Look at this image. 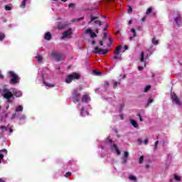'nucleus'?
Masks as SVG:
<instances>
[{"label":"nucleus","instance_id":"69168bd1","mask_svg":"<svg viewBox=\"0 0 182 182\" xmlns=\"http://www.w3.org/2000/svg\"><path fill=\"white\" fill-rule=\"evenodd\" d=\"M9 132H10V133H13V132H14V130H13L12 129H11L9 130Z\"/></svg>","mask_w":182,"mask_h":182},{"label":"nucleus","instance_id":"f704fd0d","mask_svg":"<svg viewBox=\"0 0 182 182\" xmlns=\"http://www.w3.org/2000/svg\"><path fill=\"white\" fill-rule=\"evenodd\" d=\"M4 38L5 34H4L3 33H0V41H4Z\"/></svg>","mask_w":182,"mask_h":182},{"label":"nucleus","instance_id":"4d7b16f0","mask_svg":"<svg viewBox=\"0 0 182 182\" xmlns=\"http://www.w3.org/2000/svg\"><path fill=\"white\" fill-rule=\"evenodd\" d=\"M144 143V144H149V139H145Z\"/></svg>","mask_w":182,"mask_h":182},{"label":"nucleus","instance_id":"0e129e2a","mask_svg":"<svg viewBox=\"0 0 182 182\" xmlns=\"http://www.w3.org/2000/svg\"><path fill=\"white\" fill-rule=\"evenodd\" d=\"M148 58H149V55L145 56V60H147Z\"/></svg>","mask_w":182,"mask_h":182},{"label":"nucleus","instance_id":"3c124183","mask_svg":"<svg viewBox=\"0 0 182 182\" xmlns=\"http://www.w3.org/2000/svg\"><path fill=\"white\" fill-rule=\"evenodd\" d=\"M138 116L139 117L140 122H143V118L141 117V115L140 114H138Z\"/></svg>","mask_w":182,"mask_h":182},{"label":"nucleus","instance_id":"8fccbe9b","mask_svg":"<svg viewBox=\"0 0 182 182\" xmlns=\"http://www.w3.org/2000/svg\"><path fill=\"white\" fill-rule=\"evenodd\" d=\"M73 6H75V4H73V3L68 4V7H70V8H73Z\"/></svg>","mask_w":182,"mask_h":182},{"label":"nucleus","instance_id":"aec40b11","mask_svg":"<svg viewBox=\"0 0 182 182\" xmlns=\"http://www.w3.org/2000/svg\"><path fill=\"white\" fill-rule=\"evenodd\" d=\"M36 59H37L38 63H42V60H43V57L42 55H38L36 57Z\"/></svg>","mask_w":182,"mask_h":182},{"label":"nucleus","instance_id":"a878e982","mask_svg":"<svg viewBox=\"0 0 182 182\" xmlns=\"http://www.w3.org/2000/svg\"><path fill=\"white\" fill-rule=\"evenodd\" d=\"M149 89H151V86H150V85H146V86L145 87L144 90V92L145 93H147V92H149Z\"/></svg>","mask_w":182,"mask_h":182},{"label":"nucleus","instance_id":"39448f33","mask_svg":"<svg viewBox=\"0 0 182 182\" xmlns=\"http://www.w3.org/2000/svg\"><path fill=\"white\" fill-rule=\"evenodd\" d=\"M9 76L11 77L10 85H16V83H19V77H18V75L15 74L14 71H10L9 73Z\"/></svg>","mask_w":182,"mask_h":182},{"label":"nucleus","instance_id":"a211bd4d","mask_svg":"<svg viewBox=\"0 0 182 182\" xmlns=\"http://www.w3.org/2000/svg\"><path fill=\"white\" fill-rule=\"evenodd\" d=\"M26 4H29V0H23L20 5V8H25L26 6Z\"/></svg>","mask_w":182,"mask_h":182},{"label":"nucleus","instance_id":"393cba45","mask_svg":"<svg viewBox=\"0 0 182 182\" xmlns=\"http://www.w3.org/2000/svg\"><path fill=\"white\" fill-rule=\"evenodd\" d=\"M175 22L177 25H180V22H181V18H180V17H176Z\"/></svg>","mask_w":182,"mask_h":182},{"label":"nucleus","instance_id":"72a5a7b5","mask_svg":"<svg viewBox=\"0 0 182 182\" xmlns=\"http://www.w3.org/2000/svg\"><path fill=\"white\" fill-rule=\"evenodd\" d=\"M108 40H109V43L107 44V46H108L109 48H110V46H112V44L113 43V39L109 38Z\"/></svg>","mask_w":182,"mask_h":182},{"label":"nucleus","instance_id":"603ef678","mask_svg":"<svg viewBox=\"0 0 182 182\" xmlns=\"http://www.w3.org/2000/svg\"><path fill=\"white\" fill-rule=\"evenodd\" d=\"M95 23L97 25H100H100H102V23H100V21H95Z\"/></svg>","mask_w":182,"mask_h":182},{"label":"nucleus","instance_id":"dca6fc26","mask_svg":"<svg viewBox=\"0 0 182 182\" xmlns=\"http://www.w3.org/2000/svg\"><path fill=\"white\" fill-rule=\"evenodd\" d=\"M44 39H46V41H50V39H52V34L50 32H47L45 33Z\"/></svg>","mask_w":182,"mask_h":182},{"label":"nucleus","instance_id":"7c9ffc66","mask_svg":"<svg viewBox=\"0 0 182 182\" xmlns=\"http://www.w3.org/2000/svg\"><path fill=\"white\" fill-rule=\"evenodd\" d=\"M123 48H124V50L122 48H121V52H122V53L126 52V50H127V49H129V46H124Z\"/></svg>","mask_w":182,"mask_h":182},{"label":"nucleus","instance_id":"412c9836","mask_svg":"<svg viewBox=\"0 0 182 182\" xmlns=\"http://www.w3.org/2000/svg\"><path fill=\"white\" fill-rule=\"evenodd\" d=\"M131 124L133 126V127H135L136 129L139 127V124H137V122L134 119H131Z\"/></svg>","mask_w":182,"mask_h":182},{"label":"nucleus","instance_id":"c85d7f7f","mask_svg":"<svg viewBox=\"0 0 182 182\" xmlns=\"http://www.w3.org/2000/svg\"><path fill=\"white\" fill-rule=\"evenodd\" d=\"M144 160V156H140V158L139 159V164H143V161Z\"/></svg>","mask_w":182,"mask_h":182},{"label":"nucleus","instance_id":"864d4df0","mask_svg":"<svg viewBox=\"0 0 182 182\" xmlns=\"http://www.w3.org/2000/svg\"><path fill=\"white\" fill-rule=\"evenodd\" d=\"M85 19V17H81L77 19V21L79 22V21H83Z\"/></svg>","mask_w":182,"mask_h":182},{"label":"nucleus","instance_id":"49530a36","mask_svg":"<svg viewBox=\"0 0 182 182\" xmlns=\"http://www.w3.org/2000/svg\"><path fill=\"white\" fill-rule=\"evenodd\" d=\"M95 19H97V17H95L93 16H91V22H93V21H95Z\"/></svg>","mask_w":182,"mask_h":182},{"label":"nucleus","instance_id":"bb28decb","mask_svg":"<svg viewBox=\"0 0 182 182\" xmlns=\"http://www.w3.org/2000/svg\"><path fill=\"white\" fill-rule=\"evenodd\" d=\"M152 43L153 45H159V40L156 39V38H154L152 39Z\"/></svg>","mask_w":182,"mask_h":182},{"label":"nucleus","instance_id":"9b49d317","mask_svg":"<svg viewBox=\"0 0 182 182\" xmlns=\"http://www.w3.org/2000/svg\"><path fill=\"white\" fill-rule=\"evenodd\" d=\"M94 53H100L101 55H106V54L109 53V50H107V49L103 50V49L99 48V47H95Z\"/></svg>","mask_w":182,"mask_h":182},{"label":"nucleus","instance_id":"2f4dec72","mask_svg":"<svg viewBox=\"0 0 182 182\" xmlns=\"http://www.w3.org/2000/svg\"><path fill=\"white\" fill-rule=\"evenodd\" d=\"M61 25H62V23H58V29H63V28H65V26H66V24H64L62 26Z\"/></svg>","mask_w":182,"mask_h":182},{"label":"nucleus","instance_id":"37998d69","mask_svg":"<svg viewBox=\"0 0 182 182\" xmlns=\"http://www.w3.org/2000/svg\"><path fill=\"white\" fill-rule=\"evenodd\" d=\"M70 176H72V172H67L65 174V177L68 178V177H70Z\"/></svg>","mask_w":182,"mask_h":182},{"label":"nucleus","instance_id":"f03ea898","mask_svg":"<svg viewBox=\"0 0 182 182\" xmlns=\"http://www.w3.org/2000/svg\"><path fill=\"white\" fill-rule=\"evenodd\" d=\"M113 141L112 139H108V141H102V144L101 145V149L102 150H106L107 151V149L110 147L111 151H114L117 153V156H120L121 152L120 149H119V147H117V145L113 144Z\"/></svg>","mask_w":182,"mask_h":182},{"label":"nucleus","instance_id":"ddd939ff","mask_svg":"<svg viewBox=\"0 0 182 182\" xmlns=\"http://www.w3.org/2000/svg\"><path fill=\"white\" fill-rule=\"evenodd\" d=\"M81 102L82 103H87L88 102H90V97L87 95H84L81 99Z\"/></svg>","mask_w":182,"mask_h":182},{"label":"nucleus","instance_id":"5fc2aeb1","mask_svg":"<svg viewBox=\"0 0 182 182\" xmlns=\"http://www.w3.org/2000/svg\"><path fill=\"white\" fill-rule=\"evenodd\" d=\"M144 68V66H139L138 70H143Z\"/></svg>","mask_w":182,"mask_h":182},{"label":"nucleus","instance_id":"6e6d98bb","mask_svg":"<svg viewBox=\"0 0 182 182\" xmlns=\"http://www.w3.org/2000/svg\"><path fill=\"white\" fill-rule=\"evenodd\" d=\"M157 146H159V141L155 142V149H157Z\"/></svg>","mask_w":182,"mask_h":182},{"label":"nucleus","instance_id":"f8f14e48","mask_svg":"<svg viewBox=\"0 0 182 182\" xmlns=\"http://www.w3.org/2000/svg\"><path fill=\"white\" fill-rule=\"evenodd\" d=\"M85 33H89L90 35V38H92V39L96 38L97 36V34H95V33L93 32V31H92V29L89 28L85 30Z\"/></svg>","mask_w":182,"mask_h":182},{"label":"nucleus","instance_id":"4c0bfd02","mask_svg":"<svg viewBox=\"0 0 182 182\" xmlns=\"http://www.w3.org/2000/svg\"><path fill=\"white\" fill-rule=\"evenodd\" d=\"M128 157H129V152L124 151L123 158L127 159Z\"/></svg>","mask_w":182,"mask_h":182},{"label":"nucleus","instance_id":"a18cd8bd","mask_svg":"<svg viewBox=\"0 0 182 182\" xmlns=\"http://www.w3.org/2000/svg\"><path fill=\"white\" fill-rule=\"evenodd\" d=\"M137 142H138V144H139V145L143 144V141H142L141 139H140V138L137 139Z\"/></svg>","mask_w":182,"mask_h":182},{"label":"nucleus","instance_id":"58836bf2","mask_svg":"<svg viewBox=\"0 0 182 182\" xmlns=\"http://www.w3.org/2000/svg\"><path fill=\"white\" fill-rule=\"evenodd\" d=\"M127 12H128V14H132V12H133V9H132V6H128Z\"/></svg>","mask_w":182,"mask_h":182},{"label":"nucleus","instance_id":"a19ab883","mask_svg":"<svg viewBox=\"0 0 182 182\" xmlns=\"http://www.w3.org/2000/svg\"><path fill=\"white\" fill-rule=\"evenodd\" d=\"M93 73L94 75H96V76H99V75H102V73L97 70H94Z\"/></svg>","mask_w":182,"mask_h":182},{"label":"nucleus","instance_id":"4be33fe9","mask_svg":"<svg viewBox=\"0 0 182 182\" xmlns=\"http://www.w3.org/2000/svg\"><path fill=\"white\" fill-rule=\"evenodd\" d=\"M140 63H143L144 62V53L141 52L139 55Z\"/></svg>","mask_w":182,"mask_h":182},{"label":"nucleus","instance_id":"79ce46f5","mask_svg":"<svg viewBox=\"0 0 182 182\" xmlns=\"http://www.w3.org/2000/svg\"><path fill=\"white\" fill-rule=\"evenodd\" d=\"M122 164H126L127 163V158H122Z\"/></svg>","mask_w":182,"mask_h":182},{"label":"nucleus","instance_id":"9d476101","mask_svg":"<svg viewBox=\"0 0 182 182\" xmlns=\"http://www.w3.org/2000/svg\"><path fill=\"white\" fill-rule=\"evenodd\" d=\"M70 39L72 38V28H68V31L63 33V36L61 37V39Z\"/></svg>","mask_w":182,"mask_h":182},{"label":"nucleus","instance_id":"e2e57ef3","mask_svg":"<svg viewBox=\"0 0 182 182\" xmlns=\"http://www.w3.org/2000/svg\"><path fill=\"white\" fill-rule=\"evenodd\" d=\"M95 44H96V41H92V45H95Z\"/></svg>","mask_w":182,"mask_h":182},{"label":"nucleus","instance_id":"09e8293b","mask_svg":"<svg viewBox=\"0 0 182 182\" xmlns=\"http://www.w3.org/2000/svg\"><path fill=\"white\" fill-rule=\"evenodd\" d=\"M150 103H153V99H151V98H149L148 100V105H150Z\"/></svg>","mask_w":182,"mask_h":182},{"label":"nucleus","instance_id":"338daca9","mask_svg":"<svg viewBox=\"0 0 182 182\" xmlns=\"http://www.w3.org/2000/svg\"><path fill=\"white\" fill-rule=\"evenodd\" d=\"M0 182H5V181L2 180V178H0Z\"/></svg>","mask_w":182,"mask_h":182},{"label":"nucleus","instance_id":"6e6552de","mask_svg":"<svg viewBox=\"0 0 182 182\" xmlns=\"http://www.w3.org/2000/svg\"><path fill=\"white\" fill-rule=\"evenodd\" d=\"M171 97L173 104L177 105L178 106H182V102L181 101H180V99H178V97H177V95H176V93L171 92Z\"/></svg>","mask_w":182,"mask_h":182},{"label":"nucleus","instance_id":"1a4fd4ad","mask_svg":"<svg viewBox=\"0 0 182 182\" xmlns=\"http://www.w3.org/2000/svg\"><path fill=\"white\" fill-rule=\"evenodd\" d=\"M120 50H122V46H118L115 48V52L114 53V59H122V54H120Z\"/></svg>","mask_w":182,"mask_h":182},{"label":"nucleus","instance_id":"680f3d73","mask_svg":"<svg viewBox=\"0 0 182 182\" xmlns=\"http://www.w3.org/2000/svg\"><path fill=\"white\" fill-rule=\"evenodd\" d=\"M100 46H103V41H100Z\"/></svg>","mask_w":182,"mask_h":182},{"label":"nucleus","instance_id":"5701e85b","mask_svg":"<svg viewBox=\"0 0 182 182\" xmlns=\"http://www.w3.org/2000/svg\"><path fill=\"white\" fill-rule=\"evenodd\" d=\"M129 179L131 181H134V182H136V180L137 178H136V176H133V175H130L129 176Z\"/></svg>","mask_w":182,"mask_h":182},{"label":"nucleus","instance_id":"774afa93","mask_svg":"<svg viewBox=\"0 0 182 182\" xmlns=\"http://www.w3.org/2000/svg\"><path fill=\"white\" fill-rule=\"evenodd\" d=\"M132 20L131 21H129V22H128V25H130V23H132Z\"/></svg>","mask_w":182,"mask_h":182},{"label":"nucleus","instance_id":"c9c22d12","mask_svg":"<svg viewBox=\"0 0 182 182\" xmlns=\"http://www.w3.org/2000/svg\"><path fill=\"white\" fill-rule=\"evenodd\" d=\"M174 180H176V181H180L181 180V178H180V176H178L177 175H175Z\"/></svg>","mask_w":182,"mask_h":182},{"label":"nucleus","instance_id":"13d9d810","mask_svg":"<svg viewBox=\"0 0 182 182\" xmlns=\"http://www.w3.org/2000/svg\"><path fill=\"white\" fill-rule=\"evenodd\" d=\"M146 21V17H143L141 18V22H145Z\"/></svg>","mask_w":182,"mask_h":182},{"label":"nucleus","instance_id":"4468645a","mask_svg":"<svg viewBox=\"0 0 182 182\" xmlns=\"http://www.w3.org/2000/svg\"><path fill=\"white\" fill-rule=\"evenodd\" d=\"M136 30L134 28L131 29V33H129V41H133L134 38H136Z\"/></svg>","mask_w":182,"mask_h":182},{"label":"nucleus","instance_id":"f3484780","mask_svg":"<svg viewBox=\"0 0 182 182\" xmlns=\"http://www.w3.org/2000/svg\"><path fill=\"white\" fill-rule=\"evenodd\" d=\"M2 151H4L6 154H8V150L6 149H2L0 150V164L2 163V159H4V154H2Z\"/></svg>","mask_w":182,"mask_h":182},{"label":"nucleus","instance_id":"423d86ee","mask_svg":"<svg viewBox=\"0 0 182 182\" xmlns=\"http://www.w3.org/2000/svg\"><path fill=\"white\" fill-rule=\"evenodd\" d=\"M51 58L53 59H55V60H57V62H59L60 60H63V59H65V55L63 53L53 51L51 53Z\"/></svg>","mask_w":182,"mask_h":182},{"label":"nucleus","instance_id":"c03bdc74","mask_svg":"<svg viewBox=\"0 0 182 182\" xmlns=\"http://www.w3.org/2000/svg\"><path fill=\"white\" fill-rule=\"evenodd\" d=\"M103 41H105V39H107V33H103Z\"/></svg>","mask_w":182,"mask_h":182},{"label":"nucleus","instance_id":"f257e3e1","mask_svg":"<svg viewBox=\"0 0 182 182\" xmlns=\"http://www.w3.org/2000/svg\"><path fill=\"white\" fill-rule=\"evenodd\" d=\"M0 95L6 100L7 103H12L16 97H22V91L16 89H8L6 87L0 88Z\"/></svg>","mask_w":182,"mask_h":182},{"label":"nucleus","instance_id":"bf43d9fd","mask_svg":"<svg viewBox=\"0 0 182 182\" xmlns=\"http://www.w3.org/2000/svg\"><path fill=\"white\" fill-rule=\"evenodd\" d=\"M105 86H109V82L106 81V82H105Z\"/></svg>","mask_w":182,"mask_h":182},{"label":"nucleus","instance_id":"7ed1b4c3","mask_svg":"<svg viewBox=\"0 0 182 182\" xmlns=\"http://www.w3.org/2000/svg\"><path fill=\"white\" fill-rule=\"evenodd\" d=\"M37 80L43 82L44 86H46L47 87H55V85L48 82L47 80H49V75H47L46 73H45V70L43 69L40 68L38 70Z\"/></svg>","mask_w":182,"mask_h":182},{"label":"nucleus","instance_id":"2eb2a0df","mask_svg":"<svg viewBox=\"0 0 182 182\" xmlns=\"http://www.w3.org/2000/svg\"><path fill=\"white\" fill-rule=\"evenodd\" d=\"M80 116H82V117H85V116H89V112L85 110L84 107H82L80 111Z\"/></svg>","mask_w":182,"mask_h":182},{"label":"nucleus","instance_id":"052dcab7","mask_svg":"<svg viewBox=\"0 0 182 182\" xmlns=\"http://www.w3.org/2000/svg\"><path fill=\"white\" fill-rule=\"evenodd\" d=\"M119 117H120L121 120H123V114H120Z\"/></svg>","mask_w":182,"mask_h":182},{"label":"nucleus","instance_id":"c756f323","mask_svg":"<svg viewBox=\"0 0 182 182\" xmlns=\"http://www.w3.org/2000/svg\"><path fill=\"white\" fill-rule=\"evenodd\" d=\"M153 11V8H151V7L149 8V9L146 10V15H149V14H151V11Z\"/></svg>","mask_w":182,"mask_h":182},{"label":"nucleus","instance_id":"473e14b6","mask_svg":"<svg viewBox=\"0 0 182 182\" xmlns=\"http://www.w3.org/2000/svg\"><path fill=\"white\" fill-rule=\"evenodd\" d=\"M7 129L8 128L5 126H1L0 127V130H1V132H6Z\"/></svg>","mask_w":182,"mask_h":182},{"label":"nucleus","instance_id":"ea45409f","mask_svg":"<svg viewBox=\"0 0 182 182\" xmlns=\"http://www.w3.org/2000/svg\"><path fill=\"white\" fill-rule=\"evenodd\" d=\"M120 85L119 82H114L113 87L115 89V87H117V85Z\"/></svg>","mask_w":182,"mask_h":182},{"label":"nucleus","instance_id":"6ab92c4d","mask_svg":"<svg viewBox=\"0 0 182 182\" xmlns=\"http://www.w3.org/2000/svg\"><path fill=\"white\" fill-rule=\"evenodd\" d=\"M15 112L18 113V112H23V107L22 105L18 106L15 109Z\"/></svg>","mask_w":182,"mask_h":182},{"label":"nucleus","instance_id":"cd10ccee","mask_svg":"<svg viewBox=\"0 0 182 182\" xmlns=\"http://www.w3.org/2000/svg\"><path fill=\"white\" fill-rule=\"evenodd\" d=\"M25 119H26V114H21V116L18 117L19 120H25Z\"/></svg>","mask_w":182,"mask_h":182},{"label":"nucleus","instance_id":"de8ad7c7","mask_svg":"<svg viewBox=\"0 0 182 182\" xmlns=\"http://www.w3.org/2000/svg\"><path fill=\"white\" fill-rule=\"evenodd\" d=\"M15 117H16V113H14V114H12L11 119V120H14V119H15Z\"/></svg>","mask_w":182,"mask_h":182},{"label":"nucleus","instance_id":"20e7f679","mask_svg":"<svg viewBox=\"0 0 182 182\" xmlns=\"http://www.w3.org/2000/svg\"><path fill=\"white\" fill-rule=\"evenodd\" d=\"M79 79H80V74L73 73L67 76V77L65 78V82L66 83H72V80H77Z\"/></svg>","mask_w":182,"mask_h":182},{"label":"nucleus","instance_id":"b1692460","mask_svg":"<svg viewBox=\"0 0 182 182\" xmlns=\"http://www.w3.org/2000/svg\"><path fill=\"white\" fill-rule=\"evenodd\" d=\"M11 9H12V4L5 6V11H11Z\"/></svg>","mask_w":182,"mask_h":182},{"label":"nucleus","instance_id":"e433bc0d","mask_svg":"<svg viewBox=\"0 0 182 182\" xmlns=\"http://www.w3.org/2000/svg\"><path fill=\"white\" fill-rule=\"evenodd\" d=\"M124 107V103H122L119 105V112H122L123 110V108Z\"/></svg>","mask_w":182,"mask_h":182},{"label":"nucleus","instance_id":"0eeeda50","mask_svg":"<svg viewBox=\"0 0 182 182\" xmlns=\"http://www.w3.org/2000/svg\"><path fill=\"white\" fill-rule=\"evenodd\" d=\"M72 95L73 101L74 102V103H77V102L80 100V93L79 92V91H77V90H73Z\"/></svg>","mask_w":182,"mask_h":182}]
</instances>
